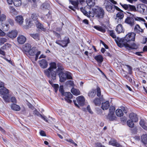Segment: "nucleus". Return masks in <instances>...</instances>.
Listing matches in <instances>:
<instances>
[{"mask_svg":"<svg viewBox=\"0 0 147 147\" xmlns=\"http://www.w3.org/2000/svg\"><path fill=\"white\" fill-rule=\"evenodd\" d=\"M136 35V34L135 33H129L125 36L124 38L120 39L118 42L116 41L117 44L120 47H125L127 44H130L131 41H135Z\"/></svg>","mask_w":147,"mask_h":147,"instance_id":"f257e3e1","label":"nucleus"},{"mask_svg":"<svg viewBox=\"0 0 147 147\" xmlns=\"http://www.w3.org/2000/svg\"><path fill=\"white\" fill-rule=\"evenodd\" d=\"M50 67L44 70L45 74L48 78L53 80L56 79V71L54 70L57 68V64L55 62H51L49 64Z\"/></svg>","mask_w":147,"mask_h":147,"instance_id":"f03ea898","label":"nucleus"},{"mask_svg":"<svg viewBox=\"0 0 147 147\" xmlns=\"http://www.w3.org/2000/svg\"><path fill=\"white\" fill-rule=\"evenodd\" d=\"M89 14L90 16L93 17H95L98 19H102L104 17L105 12L102 8L96 7L92 8Z\"/></svg>","mask_w":147,"mask_h":147,"instance_id":"7ed1b4c3","label":"nucleus"},{"mask_svg":"<svg viewBox=\"0 0 147 147\" xmlns=\"http://www.w3.org/2000/svg\"><path fill=\"white\" fill-rule=\"evenodd\" d=\"M127 13L130 14V16L131 17H128L125 20V23L129 24L131 26H133L134 24V19L132 18L133 17L136 20L142 21L144 22H145V20L144 19L140 17H136L134 15L132 14L129 12H127Z\"/></svg>","mask_w":147,"mask_h":147,"instance_id":"20e7f679","label":"nucleus"},{"mask_svg":"<svg viewBox=\"0 0 147 147\" xmlns=\"http://www.w3.org/2000/svg\"><path fill=\"white\" fill-rule=\"evenodd\" d=\"M137 11L143 14H147V7L143 4H140L137 5Z\"/></svg>","mask_w":147,"mask_h":147,"instance_id":"39448f33","label":"nucleus"},{"mask_svg":"<svg viewBox=\"0 0 147 147\" xmlns=\"http://www.w3.org/2000/svg\"><path fill=\"white\" fill-rule=\"evenodd\" d=\"M40 51L37 52V50L35 47H33L28 52L29 54L31 56H34L35 60L36 61L38 59L39 55L40 54Z\"/></svg>","mask_w":147,"mask_h":147,"instance_id":"423d86ee","label":"nucleus"},{"mask_svg":"<svg viewBox=\"0 0 147 147\" xmlns=\"http://www.w3.org/2000/svg\"><path fill=\"white\" fill-rule=\"evenodd\" d=\"M62 95L65 96V99L67 102L70 103L72 102L70 99L72 98L73 95L70 92H65Z\"/></svg>","mask_w":147,"mask_h":147,"instance_id":"0eeeda50","label":"nucleus"},{"mask_svg":"<svg viewBox=\"0 0 147 147\" xmlns=\"http://www.w3.org/2000/svg\"><path fill=\"white\" fill-rule=\"evenodd\" d=\"M139 45L138 44H136L134 43L132 44H127V45L125 46V47L127 49L130 50L131 49H138V47Z\"/></svg>","mask_w":147,"mask_h":147,"instance_id":"6e6552de","label":"nucleus"},{"mask_svg":"<svg viewBox=\"0 0 147 147\" xmlns=\"http://www.w3.org/2000/svg\"><path fill=\"white\" fill-rule=\"evenodd\" d=\"M105 7L107 11L109 12H113L115 11L114 5L110 2L107 3V5H106Z\"/></svg>","mask_w":147,"mask_h":147,"instance_id":"1a4fd4ad","label":"nucleus"},{"mask_svg":"<svg viewBox=\"0 0 147 147\" xmlns=\"http://www.w3.org/2000/svg\"><path fill=\"white\" fill-rule=\"evenodd\" d=\"M76 99L78 105L81 106H83L84 105L85 99L83 96H81L78 97Z\"/></svg>","mask_w":147,"mask_h":147,"instance_id":"9d476101","label":"nucleus"},{"mask_svg":"<svg viewBox=\"0 0 147 147\" xmlns=\"http://www.w3.org/2000/svg\"><path fill=\"white\" fill-rule=\"evenodd\" d=\"M129 117L130 119L134 122H137L138 120V118L137 115L134 113H131L129 115Z\"/></svg>","mask_w":147,"mask_h":147,"instance_id":"9b49d317","label":"nucleus"},{"mask_svg":"<svg viewBox=\"0 0 147 147\" xmlns=\"http://www.w3.org/2000/svg\"><path fill=\"white\" fill-rule=\"evenodd\" d=\"M109 144L117 147H122V146L118 143L116 140L114 139H111L109 142Z\"/></svg>","mask_w":147,"mask_h":147,"instance_id":"f8f14e48","label":"nucleus"},{"mask_svg":"<svg viewBox=\"0 0 147 147\" xmlns=\"http://www.w3.org/2000/svg\"><path fill=\"white\" fill-rule=\"evenodd\" d=\"M124 17L123 14L122 12H118L116 15V20H117V23H120V21Z\"/></svg>","mask_w":147,"mask_h":147,"instance_id":"ddd939ff","label":"nucleus"},{"mask_svg":"<svg viewBox=\"0 0 147 147\" xmlns=\"http://www.w3.org/2000/svg\"><path fill=\"white\" fill-rule=\"evenodd\" d=\"M18 42L20 44L24 43L26 40V38L24 36L21 35L18 37L17 38Z\"/></svg>","mask_w":147,"mask_h":147,"instance_id":"4468645a","label":"nucleus"},{"mask_svg":"<svg viewBox=\"0 0 147 147\" xmlns=\"http://www.w3.org/2000/svg\"><path fill=\"white\" fill-rule=\"evenodd\" d=\"M40 66L42 68H46L48 66V63L47 61L44 59H42L39 61Z\"/></svg>","mask_w":147,"mask_h":147,"instance_id":"2eb2a0df","label":"nucleus"},{"mask_svg":"<svg viewBox=\"0 0 147 147\" xmlns=\"http://www.w3.org/2000/svg\"><path fill=\"white\" fill-rule=\"evenodd\" d=\"M17 34V31L16 30H14L7 34V35L11 38H14L16 37Z\"/></svg>","mask_w":147,"mask_h":147,"instance_id":"dca6fc26","label":"nucleus"},{"mask_svg":"<svg viewBox=\"0 0 147 147\" xmlns=\"http://www.w3.org/2000/svg\"><path fill=\"white\" fill-rule=\"evenodd\" d=\"M31 47L30 44H25L23 47V52L28 53L31 49Z\"/></svg>","mask_w":147,"mask_h":147,"instance_id":"f3484780","label":"nucleus"},{"mask_svg":"<svg viewBox=\"0 0 147 147\" xmlns=\"http://www.w3.org/2000/svg\"><path fill=\"white\" fill-rule=\"evenodd\" d=\"M15 20L17 23L19 25H22L24 22V19L21 16H18L15 18Z\"/></svg>","mask_w":147,"mask_h":147,"instance_id":"a211bd4d","label":"nucleus"},{"mask_svg":"<svg viewBox=\"0 0 147 147\" xmlns=\"http://www.w3.org/2000/svg\"><path fill=\"white\" fill-rule=\"evenodd\" d=\"M60 78V81L61 82H64L66 80V73L64 72L61 74L59 75Z\"/></svg>","mask_w":147,"mask_h":147,"instance_id":"6ab92c4d","label":"nucleus"},{"mask_svg":"<svg viewBox=\"0 0 147 147\" xmlns=\"http://www.w3.org/2000/svg\"><path fill=\"white\" fill-rule=\"evenodd\" d=\"M57 68L56 69V74L57 73L58 74V75L61 74L62 73L64 72V68L61 65H57Z\"/></svg>","mask_w":147,"mask_h":147,"instance_id":"aec40b11","label":"nucleus"},{"mask_svg":"<svg viewBox=\"0 0 147 147\" xmlns=\"http://www.w3.org/2000/svg\"><path fill=\"white\" fill-rule=\"evenodd\" d=\"M110 106L109 102V101H106L102 104L101 108L103 110H107Z\"/></svg>","mask_w":147,"mask_h":147,"instance_id":"412c9836","label":"nucleus"},{"mask_svg":"<svg viewBox=\"0 0 147 147\" xmlns=\"http://www.w3.org/2000/svg\"><path fill=\"white\" fill-rule=\"evenodd\" d=\"M61 42V46L62 47H66L67 44L69 43V38L67 37H65L64 40L60 41Z\"/></svg>","mask_w":147,"mask_h":147,"instance_id":"4be33fe9","label":"nucleus"},{"mask_svg":"<svg viewBox=\"0 0 147 147\" xmlns=\"http://www.w3.org/2000/svg\"><path fill=\"white\" fill-rule=\"evenodd\" d=\"M135 32L138 33H140V32L142 33L144 32L143 30L141 28L140 26L138 24H137L135 26L134 28Z\"/></svg>","mask_w":147,"mask_h":147,"instance_id":"5701e85b","label":"nucleus"},{"mask_svg":"<svg viewBox=\"0 0 147 147\" xmlns=\"http://www.w3.org/2000/svg\"><path fill=\"white\" fill-rule=\"evenodd\" d=\"M36 27L42 30L45 31V29L43 27V26L42 24H41L38 21H36L35 22Z\"/></svg>","mask_w":147,"mask_h":147,"instance_id":"b1692460","label":"nucleus"},{"mask_svg":"<svg viewBox=\"0 0 147 147\" xmlns=\"http://www.w3.org/2000/svg\"><path fill=\"white\" fill-rule=\"evenodd\" d=\"M109 34L113 38H115V40L117 43L116 41H117L118 42V41H120L119 40L120 39L119 37H117V38H116V36L115 34V33L113 32V31L111 30L109 32Z\"/></svg>","mask_w":147,"mask_h":147,"instance_id":"393cba45","label":"nucleus"},{"mask_svg":"<svg viewBox=\"0 0 147 147\" xmlns=\"http://www.w3.org/2000/svg\"><path fill=\"white\" fill-rule=\"evenodd\" d=\"M116 30L118 34L123 32V30L122 25L121 24H118L116 27Z\"/></svg>","mask_w":147,"mask_h":147,"instance_id":"a878e982","label":"nucleus"},{"mask_svg":"<svg viewBox=\"0 0 147 147\" xmlns=\"http://www.w3.org/2000/svg\"><path fill=\"white\" fill-rule=\"evenodd\" d=\"M96 91L95 90L92 89L88 93V95L92 98H94L96 95Z\"/></svg>","mask_w":147,"mask_h":147,"instance_id":"bb28decb","label":"nucleus"},{"mask_svg":"<svg viewBox=\"0 0 147 147\" xmlns=\"http://www.w3.org/2000/svg\"><path fill=\"white\" fill-rule=\"evenodd\" d=\"M95 59L99 63H101L103 61V57L101 55H97L94 57Z\"/></svg>","mask_w":147,"mask_h":147,"instance_id":"cd10ccee","label":"nucleus"},{"mask_svg":"<svg viewBox=\"0 0 147 147\" xmlns=\"http://www.w3.org/2000/svg\"><path fill=\"white\" fill-rule=\"evenodd\" d=\"M0 93L2 95L8 94L9 90L3 87V88L0 89Z\"/></svg>","mask_w":147,"mask_h":147,"instance_id":"c85d7f7f","label":"nucleus"},{"mask_svg":"<svg viewBox=\"0 0 147 147\" xmlns=\"http://www.w3.org/2000/svg\"><path fill=\"white\" fill-rule=\"evenodd\" d=\"M93 102L96 106H99L101 104L100 100L98 98H96L93 100Z\"/></svg>","mask_w":147,"mask_h":147,"instance_id":"c756f323","label":"nucleus"},{"mask_svg":"<svg viewBox=\"0 0 147 147\" xmlns=\"http://www.w3.org/2000/svg\"><path fill=\"white\" fill-rule=\"evenodd\" d=\"M86 2L88 5L90 7L94 6L95 4V0H87Z\"/></svg>","mask_w":147,"mask_h":147,"instance_id":"7c9ffc66","label":"nucleus"},{"mask_svg":"<svg viewBox=\"0 0 147 147\" xmlns=\"http://www.w3.org/2000/svg\"><path fill=\"white\" fill-rule=\"evenodd\" d=\"M141 126L144 129L147 130V124L145 123L144 120L141 119L140 122Z\"/></svg>","mask_w":147,"mask_h":147,"instance_id":"2f4dec72","label":"nucleus"},{"mask_svg":"<svg viewBox=\"0 0 147 147\" xmlns=\"http://www.w3.org/2000/svg\"><path fill=\"white\" fill-rule=\"evenodd\" d=\"M11 108L12 109L16 111H19L20 109V107L19 106L15 104H13L11 105Z\"/></svg>","mask_w":147,"mask_h":147,"instance_id":"473e14b6","label":"nucleus"},{"mask_svg":"<svg viewBox=\"0 0 147 147\" xmlns=\"http://www.w3.org/2000/svg\"><path fill=\"white\" fill-rule=\"evenodd\" d=\"M94 28L97 30L102 32H105L106 31L104 28L100 26H94Z\"/></svg>","mask_w":147,"mask_h":147,"instance_id":"72a5a7b5","label":"nucleus"},{"mask_svg":"<svg viewBox=\"0 0 147 147\" xmlns=\"http://www.w3.org/2000/svg\"><path fill=\"white\" fill-rule=\"evenodd\" d=\"M141 141L145 144H147V135L144 134L141 137Z\"/></svg>","mask_w":147,"mask_h":147,"instance_id":"f704fd0d","label":"nucleus"},{"mask_svg":"<svg viewBox=\"0 0 147 147\" xmlns=\"http://www.w3.org/2000/svg\"><path fill=\"white\" fill-rule=\"evenodd\" d=\"M71 92L74 95H78L80 94V91L74 88H72L71 90Z\"/></svg>","mask_w":147,"mask_h":147,"instance_id":"c9c22d12","label":"nucleus"},{"mask_svg":"<svg viewBox=\"0 0 147 147\" xmlns=\"http://www.w3.org/2000/svg\"><path fill=\"white\" fill-rule=\"evenodd\" d=\"M116 115L119 117H121L123 115V113L122 111L119 109H117L115 112Z\"/></svg>","mask_w":147,"mask_h":147,"instance_id":"e433bc0d","label":"nucleus"},{"mask_svg":"<svg viewBox=\"0 0 147 147\" xmlns=\"http://www.w3.org/2000/svg\"><path fill=\"white\" fill-rule=\"evenodd\" d=\"M30 36L32 37L36 40H38L39 39L40 35L38 33L31 34Z\"/></svg>","mask_w":147,"mask_h":147,"instance_id":"4c0bfd02","label":"nucleus"},{"mask_svg":"<svg viewBox=\"0 0 147 147\" xmlns=\"http://www.w3.org/2000/svg\"><path fill=\"white\" fill-rule=\"evenodd\" d=\"M134 121L131 119H129L127 120V125L131 127H134V124L133 123Z\"/></svg>","mask_w":147,"mask_h":147,"instance_id":"58836bf2","label":"nucleus"},{"mask_svg":"<svg viewBox=\"0 0 147 147\" xmlns=\"http://www.w3.org/2000/svg\"><path fill=\"white\" fill-rule=\"evenodd\" d=\"M69 1L71 3L74 5L76 8L78 7L79 3V1L78 0L74 1L70 0Z\"/></svg>","mask_w":147,"mask_h":147,"instance_id":"ea45409f","label":"nucleus"},{"mask_svg":"<svg viewBox=\"0 0 147 147\" xmlns=\"http://www.w3.org/2000/svg\"><path fill=\"white\" fill-rule=\"evenodd\" d=\"M108 117L110 121H113L116 119V117L115 116L114 114H108Z\"/></svg>","mask_w":147,"mask_h":147,"instance_id":"a19ab883","label":"nucleus"},{"mask_svg":"<svg viewBox=\"0 0 147 147\" xmlns=\"http://www.w3.org/2000/svg\"><path fill=\"white\" fill-rule=\"evenodd\" d=\"M13 3L16 7L20 6L21 4V0H14Z\"/></svg>","mask_w":147,"mask_h":147,"instance_id":"79ce46f5","label":"nucleus"},{"mask_svg":"<svg viewBox=\"0 0 147 147\" xmlns=\"http://www.w3.org/2000/svg\"><path fill=\"white\" fill-rule=\"evenodd\" d=\"M129 11H137V10L136 8V7L135 6L129 5Z\"/></svg>","mask_w":147,"mask_h":147,"instance_id":"37998d69","label":"nucleus"},{"mask_svg":"<svg viewBox=\"0 0 147 147\" xmlns=\"http://www.w3.org/2000/svg\"><path fill=\"white\" fill-rule=\"evenodd\" d=\"M115 109V107L112 106L109 109V114H114Z\"/></svg>","mask_w":147,"mask_h":147,"instance_id":"c03bdc74","label":"nucleus"},{"mask_svg":"<svg viewBox=\"0 0 147 147\" xmlns=\"http://www.w3.org/2000/svg\"><path fill=\"white\" fill-rule=\"evenodd\" d=\"M26 24L28 27H30L32 26V21L30 19H27L26 21Z\"/></svg>","mask_w":147,"mask_h":147,"instance_id":"a18cd8bd","label":"nucleus"},{"mask_svg":"<svg viewBox=\"0 0 147 147\" xmlns=\"http://www.w3.org/2000/svg\"><path fill=\"white\" fill-rule=\"evenodd\" d=\"M125 66L127 67V68L128 70V73L131 74L132 73V67L128 65H125Z\"/></svg>","mask_w":147,"mask_h":147,"instance_id":"49530a36","label":"nucleus"},{"mask_svg":"<svg viewBox=\"0 0 147 147\" xmlns=\"http://www.w3.org/2000/svg\"><path fill=\"white\" fill-rule=\"evenodd\" d=\"M7 39L5 38L2 37L0 38V45H3L7 41Z\"/></svg>","mask_w":147,"mask_h":147,"instance_id":"de8ad7c7","label":"nucleus"},{"mask_svg":"<svg viewBox=\"0 0 147 147\" xmlns=\"http://www.w3.org/2000/svg\"><path fill=\"white\" fill-rule=\"evenodd\" d=\"M120 4L125 9L129 10V8L130 5H127L126 4H123L121 3H120Z\"/></svg>","mask_w":147,"mask_h":147,"instance_id":"09e8293b","label":"nucleus"},{"mask_svg":"<svg viewBox=\"0 0 147 147\" xmlns=\"http://www.w3.org/2000/svg\"><path fill=\"white\" fill-rule=\"evenodd\" d=\"M71 74L69 72H66V79H72V77L71 76Z\"/></svg>","mask_w":147,"mask_h":147,"instance_id":"8fccbe9b","label":"nucleus"},{"mask_svg":"<svg viewBox=\"0 0 147 147\" xmlns=\"http://www.w3.org/2000/svg\"><path fill=\"white\" fill-rule=\"evenodd\" d=\"M6 19V16L4 14H2L0 15V22L5 20Z\"/></svg>","mask_w":147,"mask_h":147,"instance_id":"3c124183","label":"nucleus"},{"mask_svg":"<svg viewBox=\"0 0 147 147\" xmlns=\"http://www.w3.org/2000/svg\"><path fill=\"white\" fill-rule=\"evenodd\" d=\"M11 46V45L10 44L6 43L2 47V48L3 49H7V48H9Z\"/></svg>","mask_w":147,"mask_h":147,"instance_id":"603ef678","label":"nucleus"},{"mask_svg":"<svg viewBox=\"0 0 147 147\" xmlns=\"http://www.w3.org/2000/svg\"><path fill=\"white\" fill-rule=\"evenodd\" d=\"M8 94L3 95V98L5 101H8L9 100Z\"/></svg>","mask_w":147,"mask_h":147,"instance_id":"864d4df0","label":"nucleus"},{"mask_svg":"<svg viewBox=\"0 0 147 147\" xmlns=\"http://www.w3.org/2000/svg\"><path fill=\"white\" fill-rule=\"evenodd\" d=\"M96 94L98 96H100L101 95V91L100 88L97 87L96 88Z\"/></svg>","mask_w":147,"mask_h":147,"instance_id":"5fc2aeb1","label":"nucleus"},{"mask_svg":"<svg viewBox=\"0 0 147 147\" xmlns=\"http://www.w3.org/2000/svg\"><path fill=\"white\" fill-rule=\"evenodd\" d=\"M31 18L34 20H36L37 19V15L35 13L32 14Z\"/></svg>","mask_w":147,"mask_h":147,"instance_id":"6e6d98bb","label":"nucleus"},{"mask_svg":"<svg viewBox=\"0 0 147 147\" xmlns=\"http://www.w3.org/2000/svg\"><path fill=\"white\" fill-rule=\"evenodd\" d=\"M59 92L63 94L65 92H64L63 87V86H61L59 87Z\"/></svg>","mask_w":147,"mask_h":147,"instance_id":"4d7b16f0","label":"nucleus"},{"mask_svg":"<svg viewBox=\"0 0 147 147\" xmlns=\"http://www.w3.org/2000/svg\"><path fill=\"white\" fill-rule=\"evenodd\" d=\"M67 83L68 84L70 85L71 86H74V84L73 81L71 80H69L67 81Z\"/></svg>","mask_w":147,"mask_h":147,"instance_id":"13d9d810","label":"nucleus"},{"mask_svg":"<svg viewBox=\"0 0 147 147\" xmlns=\"http://www.w3.org/2000/svg\"><path fill=\"white\" fill-rule=\"evenodd\" d=\"M34 114L36 115H37L40 117V116H41V114H40L36 110H35L34 111Z\"/></svg>","mask_w":147,"mask_h":147,"instance_id":"bf43d9fd","label":"nucleus"},{"mask_svg":"<svg viewBox=\"0 0 147 147\" xmlns=\"http://www.w3.org/2000/svg\"><path fill=\"white\" fill-rule=\"evenodd\" d=\"M8 22L11 25H13V24L14 22L13 21L10 19H8L7 20Z\"/></svg>","mask_w":147,"mask_h":147,"instance_id":"052dcab7","label":"nucleus"},{"mask_svg":"<svg viewBox=\"0 0 147 147\" xmlns=\"http://www.w3.org/2000/svg\"><path fill=\"white\" fill-rule=\"evenodd\" d=\"M43 7L45 9H48L49 7V5L48 4L45 3L43 4Z\"/></svg>","mask_w":147,"mask_h":147,"instance_id":"680f3d73","label":"nucleus"},{"mask_svg":"<svg viewBox=\"0 0 147 147\" xmlns=\"http://www.w3.org/2000/svg\"><path fill=\"white\" fill-rule=\"evenodd\" d=\"M53 34L56 36L58 38H59L60 37V34L56 32L55 31H53Z\"/></svg>","mask_w":147,"mask_h":147,"instance_id":"e2e57ef3","label":"nucleus"},{"mask_svg":"<svg viewBox=\"0 0 147 147\" xmlns=\"http://www.w3.org/2000/svg\"><path fill=\"white\" fill-rule=\"evenodd\" d=\"M11 101L12 102L16 103V100L14 97H12L11 98Z\"/></svg>","mask_w":147,"mask_h":147,"instance_id":"0e129e2a","label":"nucleus"},{"mask_svg":"<svg viewBox=\"0 0 147 147\" xmlns=\"http://www.w3.org/2000/svg\"><path fill=\"white\" fill-rule=\"evenodd\" d=\"M87 109L88 111L91 114H92L93 113V112L92 111L90 107V106L89 105L87 107Z\"/></svg>","mask_w":147,"mask_h":147,"instance_id":"69168bd1","label":"nucleus"},{"mask_svg":"<svg viewBox=\"0 0 147 147\" xmlns=\"http://www.w3.org/2000/svg\"><path fill=\"white\" fill-rule=\"evenodd\" d=\"M40 135L42 136H46V134L45 131H41L40 132Z\"/></svg>","mask_w":147,"mask_h":147,"instance_id":"338daca9","label":"nucleus"},{"mask_svg":"<svg viewBox=\"0 0 147 147\" xmlns=\"http://www.w3.org/2000/svg\"><path fill=\"white\" fill-rule=\"evenodd\" d=\"M96 145L97 147H105V146L99 143H96Z\"/></svg>","mask_w":147,"mask_h":147,"instance_id":"774afa93","label":"nucleus"}]
</instances>
